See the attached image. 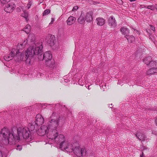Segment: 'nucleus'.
<instances>
[{"label":"nucleus","instance_id":"35","mask_svg":"<svg viewBox=\"0 0 157 157\" xmlns=\"http://www.w3.org/2000/svg\"><path fill=\"white\" fill-rule=\"evenodd\" d=\"M23 16L24 17V18H25V20L27 21L28 19L27 18L28 17V13L27 12H25L23 14Z\"/></svg>","mask_w":157,"mask_h":157},{"label":"nucleus","instance_id":"15","mask_svg":"<svg viewBox=\"0 0 157 157\" xmlns=\"http://www.w3.org/2000/svg\"><path fill=\"white\" fill-rule=\"evenodd\" d=\"M15 57V53L13 50H12L10 53L7 56L4 57V59L5 60L9 61L11 60Z\"/></svg>","mask_w":157,"mask_h":157},{"label":"nucleus","instance_id":"14","mask_svg":"<svg viewBox=\"0 0 157 157\" xmlns=\"http://www.w3.org/2000/svg\"><path fill=\"white\" fill-rule=\"evenodd\" d=\"M109 25L113 27H115L116 26V22L115 19L113 16H111L109 20Z\"/></svg>","mask_w":157,"mask_h":157},{"label":"nucleus","instance_id":"40","mask_svg":"<svg viewBox=\"0 0 157 157\" xmlns=\"http://www.w3.org/2000/svg\"><path fill=\"white\" fill-rule=\"evenodd\" d=\"M147 7H146V6H144V5H141L140 6V7L141 8H146Z\"/></svg>","mask_w":157,"mask_h":157},{"label":"nucleus","instance_id":"39","mask_svg":"<svg viewBox=\"0 0 157 157\" xmlns=\"http://www.w3.org/2000/svg\"><path fill=\"white\" fill-rule=\"evenodd\" d=\"M54 21V19L53 18H51V22L49 23V24H52Z\"/></svg>","mask_w":157,"mask_h":157},{"label":"nucleus","instance_id":"47","mask_svg":"<svg viewBox=\"0 0 157 157\" xmlns=\"http://www.w3.org/2000/svg\"><path fill=\"white\" fill-rule=\"evenodd\" d=\"M156 9V10H157V5H156V6H155V9Z\"/></svg>","mask_w":157,"mask_h":157},{"label":"nucleus","instance_id":"19","mask_svg":"<svg viewBox=\"0 0 157 157\" xmlns=\"http://www.w3.org/2000/svg\"><path fill=\"white\" fill-rule=\"evenodd\" d=\"M55 37L54 36H51L48 41V43L50 46H52L55 44Z\"/></svg>","mask_w":157,"mask_h":157},{"label":"nucleus","instance_id":"30","mask_svg":"<svg viewBox=\"0 0 157 157\" xmlns=\"http://www.w3.org/2000/svg\"><path fill=\"white\" fill-rule=\"evenodd\" d=\"M4 128H6V129H7L10 132V131L7 128H3V129H2L1 131V132H0V134H1L3 136V137L4 138V141L5 142V144H14V143H12V144H10V143H7V139L5 137H4V136L3 135V134H2V130L4 129Z\"/></svg>","mask_w":157,"mask_h":157},{"label":"nucleus","instance_id":"4","mask_svg":"<svg viewBox=\"0 0 157 157\" xmlns=\"http://www.w3.org/2000/svg\"><path fill=\"white\" fill-rule=\"evenodd\" d=\"M75 148L73 152L77 157H82L85 156L86 154V151L84 148H81L78 143H74Z\"/></svg>","mask_w":157,"mask_h":157},{"label":"nucleus","instance_id":"32","mask_svg":"<svg viewBox=\"0 0 157 157\" xmlns=\"http://www.w3.org/2000/svg\"><path fill=\"white\" fill-rule=\"evenodd\" d=\"M147 8L148 9H150L152 11H154L155 9V6L153 5H150L147 6Z\"/></svg>","mask_w":157,"mask_h":157},{"label":"nucleus","instance_id":"18","mask_svg":"<svg viewBox=\"0 0 157 157\" xmlns=\"http://www.w3.org/2000/svg\"><path fill=\"white\" fill-rule=\"evenodd\" d=\"M96 21L98 25L100 26L103 25L105 23V19L101 17L97 18Z\"/></svg>","mask_w":157,"mask_h":157},{"label":"nucleus","instance_id":"22","mask_svg":"<svg viewBox=\"0 0 157 157\" xmlns=\"http://www.w3.org/2000/svg\"><path fill=\"white\" fill-rule=\"evenodd\" d=\"M156 73H157V69L153 67L149 69L147 72V74L148 75H152Z\"/></svg>","mask_w":157,"mask_h":157},{"label":"nucleus","instance_id":"3","mask_svg":"<svg viewBox=\"0 0 157 157\" xmlns=\"http://www.w3.org/2000/svg\"><path fill=\"white\" fill-rule=\"evenodd\" d=\"M50 118L51 120L47 123L50 129H56L58 126H61L64 123V118L59 116L56 113H53Z\"/></svg>","mask_w":157,"mask_h":157},{"label":"nucleus","instance_id":"12","mask_svg":"<svg viewBox=\"0 0 157 157\" xmlns=\"http://www.w3.org/2000/svg\"><path fill=\"white\" fill-rule=\"evenodd\" d=\"M135 135L137 138L141 141H144L147 139V137L144 133L140 132H137Z\"/></svg>","mask_w":157,"mask_h":157},{"label":"nucleus","instance_id":"23","mask_svg":"<svg viewBox=\"0 0 157 157\" xmlns=\"http://www.w3.org/2000/svg\"><path fill=\"white\" fill-rule=\"evenodd\" d=\"M35 39V36L34 34H30L28 38V41L33 43H34Z\"/></svg>","mask_w":157,"mask_h":157},{"label":"nucleus","instance_id":"46","mask_svg":"<svg viewBox=\"0 0 157 157\" xmlns=\"http://www.w3.org/2000/svg\"><path fill=\"white\" fill-rule=\"evenodd\" d=\"M149 30V29H146V32H147V33H148V30Z\"/></svg>","mask_w":157,"mask_h":157},{"label":"nucleus","instance_id":"9","mask_svg":"<svg viewBox=\"0 0 157 157\" xmlns=\"http://www.w3.org/2000/svg\"><path fill=\"white\" fill-rule=\"evenodd\" d=\"M58 143H59V148H62L63 147V145H65L66 142L65 140L64 136L62 134L59 135L57 138L55 139Z\"/></svg>","mask_w":157,"mask_h":157},{"label":"nucleus","instance_id":"26","mask_svg":"<svg viewBox=\"0 0 157 157\" xmlns=\"http://www.w3.org/2000/svg\"><path fill=\"white\" fill-rule=\"evenodd\" d=\"M152 59L151 57L149 56L145 58L143 60L144 62L147 65H148L149 63V62Z\"/></svg>","mask_w":157,"mask_h":157},{"label":"nucleus","instance_id":"49","mask_svg":"<svg viewBox=\"0 0 157 157\" xmlns=\"http://www.w3.org/2000/svg\"><path fill=\"white\" fill-rule=\"evenodd\" d=\"M14 129H16H16L15 128H14Z\"/></svg>","mask_w":157,"mask_h":157},{"label":"nucleus","instance_id":"36","mask_svg":"<svg viewBox=\"0 0 157 157\" xmlns=\"http://www.w3.org/2000/svg\"><path fill=\"white\" fill-rule=\"evenodd\" d=\"M22 149V147L21 145H18L17 146V150H18L19 151H21Z\"/></svg>","mask_w":157,"mask_h":157},{"label":"nucleus","instance_id":"20","mask_svg":"<svg viewBox=\"0 0 157 157\" xmlns=\"http://www.w3.org/2000/svg\"><path fill=\"white\" fill-rule=\"evenodd\" d=\"M75 18L73 16L70 17L67 20V23L68 25H71L74 23Z\"/></svg>","mask_w":157,"mask_h":157},{"label":"nucleus","instance_id":"41","mask_svg":"<svg viewBox=\"0 0 157 157\" xmlns=\"http://www.w3.org/2000/svg\"><path fill=\"white\" fill-rule=\"evenodd\" d=\"M140 157H145L143 152H142V154L140 155Z\"/></svg>","mask_w":157,"mask_h":157},{"label":"nucleus","instance_id":"24","mask_svg":"<svg viewBox=\"0 0 157 157\" xmlns=\"http://www.w3.org/2000/svg\"><path fill=\"white\" fill-rule=\"evenodd\" d=\"M144 52V50L142 48H140L138 49L136 51V56L137 57H139Z\"/></svg>","mask_w":157,"mask_h":157},{"label":"nucleus","instance_id":"43","mask_svg":"<svg viewBox=\"0 0 157 157\" xmlns=\"http://www.w3.org/2000/svg\"><path fill=\"white\" fill-rule=\"evenodd\" d=\"M134 30L135 31H136V33H137V34L139 35L140 34L139 32L137 30L134 29Z\"/></svg>","mask_w":157,"mask_h":157},{"label":"nucleus","instance_id":"44","mask_svg":"<svg viewBox=\"0 0 157 157\" xmlns=\"http://www.w3.org/2000/svg\"><path fill=\"white\" fill-rule=\"evenodd\" d=\"M119 3H120V4H121L122 3V2L121 0H118Z\"/></svg>","mask_w":157,"mask_h":157},{"label":"nucleus","instance_id":"6","mask_svg":"<svg viewBox=\"0 0 157 157\" xmlns=\"http://www.w3.org/2000/svg\"><path fill=\"white\" fill-rule=\"evenodd\" d=\"M65 144V145H63L62 148L60 149L62 150H65L69 152H73L75 148L74 143L72 144L67 141Z\"/></svg>","mask_w":157,"mask_h":157},{"label":"nucleus","instance_id":"10","mask_svg":"<svg viewBox=\"0 0 157 157\" xmlns=\"http://www.w3.org/2000/svg\"><path fill=\"white\" fill-rule=\"evenodd\" d=\"M16 7V5L14 3L10 2L5 6L4 10L7 13H10L13 11Z\"/></svg>","mask_w":157,"mask_h":157},{"label":"nucleus","instance_id":"42","mask_svg":"<svg viewBox=\"0 0 157 157\" xmlns=\"http://www.w3.org/2000/svg\"><path fill=\"white\" fill-rule=\"evenodd\" d=\"M30 4H27V7L28 8V9L30 8Z\"/></svg>","mask_w":157,"mask_h":157},{"label":"nucleus","instance_id":"13","mask_svg":"<svg viewBox=\"0 0 157 157\" xmlns=\"http://www.w3.org/2000/svg\"><path fill=\"white\" fill-rule=\"evenodd\" d=\"M93 12L92 11H89L86 13L85 16V20L87 22H91L93 19L92 17Z\"/></svg>","mask_w":157,"mask_h":157},{"label":"nucleus","instance_id":"1","mask_svg":"<svg viewBox=\"0 0 157 157\" xmlns=\"http://www.w3.org/2000/svg\"><path fill=\"white\" fill-rule=\"evenodd\" d=\"M37 128L38 126L34 122L33 123H29L27 128H18L17 131H15V132L17 131V135H15L13 128L10 132L7 129L4 128L2 133L4 137L7 139V143H15L16 141L19 140L20 139H27L30 138L31 139V133L36 132Z\"/></svg>","mask_w":157,"mask_h":157},{"label":"nucleus","instance_id":"17","mask_svg":"<svg viewBox=\"0 0 157 157\" xmlns=\"http://www.w3.org/2000/svg\"><path fill=\"white\" fill-rule=\"evenodd\" d=\"M121 31L122 34L125 36V37L128 36L129 33V30L128 29L126 28H122L121 29Z\"/></svg>","mask_w":157,"mask_h":157},{"label":"nucleus","instance_id":"25","mask_svg":"<svg viewBox=\"0 0 157 157\" xmlns=\"http://www.w3.org/2000/svg\"><path fill=\"white\" fill-rule=\"evenodd\" d=\"M28 41V40L27 39L25 40L22 43L20 44H18L17 47V48H19L21 49L23 48V47H24L25 45L27 44Z\"/></svg>","mask_w":157,"mask_h":157},{"label":"nucleus","instance_id":"16","mask_svg":"<svg viewBox=\"0 0 157 157\" xmlns=\"http://www.w3.org/2000/svg\"><path fill=\"white\" fill-rule=\"evenodd\" d=\"M47 66L50 68H53L54 67V64L55 62L53 59H51L48 60V61H45Z\"/></svg>","mask_w":157,"mask_h":157},{"label":"nucleus","instance_id":"37","mask_svg":"<svg viewBox=\"0 0 157 157\" xmlns=\"http://www.w3.org/2000/svg\"><path fill=\"white\" fill-rule=\"evenodd\" d=\"M78 9V6H75L73 7V9H72V10L73 11H75L77 10Z\"/></svg>","mask_w":157,"mask_h":157},{"label":"nucleus","instance_id":"8","mask_svg":"<svg viewBox=\"0 0 157 157\" xmlns=\"http://www.w3.org/2000/svg\"><path fill=\"white\" fill-rule=\"evenodd\" d=\"M50 131L47 135V137L49 139L55 140L57 138L59 135L58 132L56 129H50Z\"/></svg>","mask_w":157,"mask_h":157},{"label":"nucleus","instance_id":"28","mask_svg":"<svg viewBox=\"0 0 157 157\" xmlns=\"http://www.w3.org/2000/svg\"><path fill=\"white\" fill-rule=\"evenodd\" d=\"M128 42L130 43H132L133 41H134L135 38L133 36L131 35L128 37H126Z\"/></svg>","mask_w":157,"mask_h":157},{"label":"nucleus","instance_id":"31","mask_svg":"<svg viewBox=\"0 0 157 157\" xmlns=\"http://www.w3.org/2000/svg\"><path fill=\"white\" fill-rule=\"evenodd\" d=\"M50 12V10L49 9H46L45 10L43 13V15L45 16L48 14Z\"/></svg>","mask_w":157,"mask_h":157},{"label":"nucleus","instance_id":"21","mask_svg":"<svg viewBox=\"0 0 157 157\" xmlns=\"http://www.w3.org/2000/svg\"><path fill=\"white\" fill-rule=\"evenodd\" d=\"M85 20L84 14L83 13H81L80 16L78 19V21L80 24H82L84 23Z\"/></svg>","mask_w":157,"mask_h":157},{"label":"nucleus","instance_id":"48","mask_svg":"<svg viewBox=\"0 0 157 157\" xmlns=\"http://www.w3.org/2000/svg\"><path fill=\"white\" fill-rule=\"evenodd\" d=\"M135 0H129V1L131 2L135 1Z\"/></svg>","mask_w":157,"mask_h":157},{"label":"nucleus","instance_id":"27","mask_svg":"<svg viewBox=\"0 0 157 157\" xmlns=\"http://www.w3.org/2000/svg\"><path fill=\"white\" fill-rule=\"evenodd\" d=\"M31 27L29 25H27L25 27L24 31L26 33H29L30 31Z\"/></svg>","mask_w":157,"mask_h":157},{"label":"nucleus","instance_id":"11","mask_svg":"<svg viewBox=\"0 0 157 157\" xmlns=\"http://www.w3.org/2000/svg\"><path fill=\"white\" fill-rule=\"evenodd\" d=\"M44 122V120L43 117L40 114H38L36 116V120L35 122V124L38 126L42 125Z\"/></svg>","mask_w":157,"mask_h":157},{"label":"nucleus","instance_id":"7","mask_svg":"<svg viewBox=\"0 0 157 157\" xmlns=\"http://www.w3.org/2000/svg\"><path fill=\"white\" fill-rule=\"evenodd\" d=\"M48 127L47 124L46 125H43L41 126L40 128L38 130V134L40 136H43L48 132L50 130Z\"/></svg>","mask_w":157,"mask_h":157},{"label":"nucleus","instance_id":"45","mask_svg":"<svg viewBox=\"0 0 157 157\" xmlns=\"http://www.w3.org/2000/svg\"><path fill=\"white\" fill-rule=\"evenodd\" d=\"M2 155L1 151H0V157H2Z\"/></svg>","mask_w":157,"mask_h":157},{"label":"nucleus","instance_id":"33","mask_svg":"<svg viewBox=\"0 0 157 157\" xmlns=\"http://www.w3.org/2000/svg\"><path fill=\"white\" fill-rule=\"evenodd\" d=\"M149 39L153 43H155V39L153 35H151V34H149Z\"/></svg>","mask_w":157,"mask_h":157},{"label":"nucleus","instance_id":"38","mask_svg":"<svg viewBox=\"0 0 157 157\" xmlns=\"http://www.w3.org/2000/svg\"><path fill=\"white\" fill-rule=\"evenodd\" d=\"M150 29L154 31H155V27L152 25H150Z\"/></svg>","mask_w":157,"mask_h":157},{"label":"nucleus","instance_id":"29","mask_svg":"<svg viewBox=\"0 0 157 157\" xmlns=\"http://www.w3.org/2000/svg\"><path fill=\"white\" fill-rule=\"evenodd\" d=\"M156 63L155 61H152V59L150 60V61L149 62V64L148 65L150 66V67H154L156 66Z\"/></svg>","mask_w":157,"mask_h":157},{"label":"nucleus","instance_id":"2","mask_svg":"<svg viewBox=\"0 0 157 157\" xmlns=\"http://www.w3.org/2000/svg\"><path fill=\"white\" fill-rule=\"evenodd\" d=\"M42 43L41 42H36L33 46L29 47L27 49L26 53V62L29 63L30 59L33 58L34 55H38V58L40 60H44L46 61L51 59L52 55L51 52L49 51L45 52L42 56Z\"/></svg>","mask_w":157,"mask_h":157},{"label":"nucleus","instance_id":"34","mask_svg":"<svg viewBox=\"0 0 157 157\" xmlns=\"http://www.w3.org/2000/svg\"><path fill=\"white\" fill-rule=\"evenodd\" d=\"M10 0H0L1 3L3 4H6L10 2Z\"/></svg>","mask_w":157,"mask_h":157},{"label":"nucleus","instance_id":"5","mask_svg":"<svg viewBox=\"0 0 157 157\" xmlns=\"http://www.w3.org/2000/svg\"><path fill=\"white\" fill-rule=\"evenodd\" d=\"M27 52V50L26 52H24L20 53L19 52V50H17L16 51V54L14 57V59L15 60V61L17 62H19L24 60L25 59L26 63L27 64H31L30 62V63H27L26 61L27 58L26 53Z\"/></svg>","mask_w":157,"mask_h":157}]
</instances>
